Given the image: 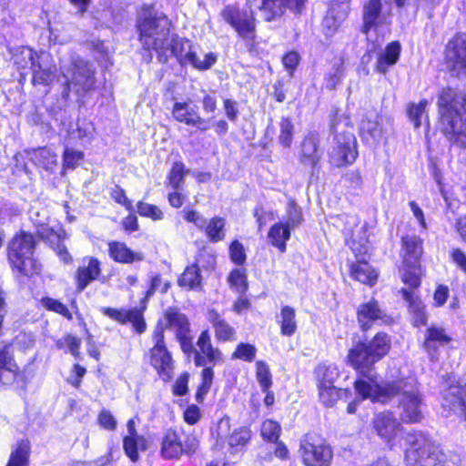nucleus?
Returning <instances> with one entry per match:
<instances>
[{"instance_id": "f8f14e48", "label": "nucleus", "mask_w": 466, "mask_h": 466, "mask_svg": "<svg viewBox=\"0 0 466 466\" xmlns=\"http://www.w3.org/2000/svg\"><path fill=\"white\" fill-rule=\"evenodd\" d=\"M173 118L178 123L194 127L201 132H206L211 127L210 119L203 118L192 100L176 101L171 109Z\"/></svg>"}, {"instance_id": "e2e57ef3", "label": "nucleus", "mask_w": 466, "mask_h": 466, "mask_svg": "<svg viewBox=\"0 0 466 466\" xmlns=\"http://www.w3.org/2000/svg\"><path fill=\"white\" fill-rule=\"evenodd\" d=\"M94 127L92 123L87 122L86 120H78L76 123V129L71 132V136L80 140H89L92 137Z\"/></svg>"}, {"instance_id": "f257e3e1", "label": "nucleus", "mask_w": 466, "mask_h": 466, "mask_svg": "<svg viewBox=\"0 0 466 466\" xmlns=\"http://www.w3.org/2000/svg\"><path fill=\"white\" fill-rule=\"evenodd\" d=\"M390 344L388 334L379 332L372 339L359 342L349 350V363L361 375L354 383L355 390L363 400L381 403L400 395L399 409L402 421L419 422L423 418V400L415 381L401 379L378 384L376 376L371 372V367L389 353Z\"/></svg>"}, {"instance_id": "2f4dec72", "label": "nucleus", "mask_w": 466, "mask_h": 466, "mask_svg": "<svg viewBox=\"0 0 466 466\" xmlns=\"http://www.w3.org/2000/svg\"><path fill=\"white\" fill-rule=\"evenodd\" d=\"M345 76L344 60L340 57L335 58L329 71L324 76V86L329 90H334L342 81Z\"/></svg>"}, {"instance_id": "bf43d9fd", "label": "nucleus", "mask_w": 466, "mask_h": 466, "mask_svg": "<svg viewBox=\"0 0 466 466\" xmlns=\"http://www.w3.org/2000/svg\"><path fill=\"white\" fill-rule=\"evenodd\" d=\"M400 292L402 293L403 299L409 303V309L412 315L420 313V310L425 309L422 301L413 290L401 289Z\"/></svg>"}, {"instance_id": "58836bf2", "label": "nucleus", "mask_w": 466, "mask_h": 466, "mask_svg": "<svg viewBox=\"0 0 466 466\" xmlns=\"http://www.w3.org/2000/svg\"><path fill=\"white\" fill-rule=\"evenodd\" d=\"M123 448L127 457L135 462L139 458L138 449H147V441L143 436H126L123 440Z\"/></svg>"}, {"instance_id": "4d7b16f0", "label": "nucleus", "mask_w": 466, "mask_h": 466, "mask_svg": "<svg viewBox=\"0 0 466 466\" xmlns=\"http://www.w3.org/2000/svg\"><path fill=\"white\" fill-rule=\"evenodd\" d=\"M204 367L205 368L201 373L202 381L196 395L198 401L202 400L203 394H207L209 391L214 378L213 369L210 367Z\"/></svg>"}, {"instance_id": "ddd939ff", "label": "nucleus", "mask_w": 466, "mask_h": 466, "mask_svg": "<svg viewBox=\"0 0 466 466\" xmlns=\"http://www.w3.org/2000/svg\"><path fill=\"white\" fill-rule=\"evenodd\" d=\"M357 156V142L354 135L350 132L336 135L335 145L329 153L331 164L338 167L351 164Z\"/></svg>"}, {"instance_id": "ea45409f", "label": "nucleus", "mask_w": 466, "mask_h": 466, "mask_svg": "<svg viewBox=\"0 0 466 466\" xmlns=\"http://www.w3.org/2000/svg\"><path fill=\"white\" fill-rule=\"evenodd\" d=\"M201 275L199 268L194 264L186 268L180 278L178 279V285L180 287L193 289L200 286Z\"/></svg>"}, {"instance_id": "5701e85b", "label": "nucleus", "mask_w": 466, "mask_h": 466, "mask_svg": "<svg viewBox=\"0 0 466 466\" xmlns=\"http://www.w3.org/2000/svg\"><path fill=\"white\" fill-rule=\"evenodd\" d=\"M319 137L316 134H309L302 142L299 160L301 164L310 167L313 170L318 166L321 155L319 151Z\"/></svg>"}, {"instance_id": "774afa93", "label": "nucleus", "mask_w": 466, "mask_h": 466, "mask_svg": "<svg viewBox=\"0 0 466 466\" xmlns=\"http://www.w3.org/2000/svg\"><path fill=\"white\" fill-rule=\"evenodd\" d=\"M451 261L456 268L466 274V253L459 248H452L450 250Z\"/></svg>"}, {"instance_id": "1a4fd4ad", "label": "nucleus", "mask_w": 466, "mask_h": 466, "mask_svg": "<svg viewBox=\"0 0 466 466\" xmlns=\"http://www.w3.org/2000/svg\"><path fill=\"white\" fill-rule=\"evenodd\" d=\"M152 338L155 341L154 347L150 350V363L156 369L158 375L167 380L171 378L173 370V360L164 341V326L157 325Z\"/></svg>"}, {"instance_id": "393cba45", "label": "nucleus", "mask_w": 466, "mask_h": 466, "mask_svg": "<svg viewBox=\"0 0 466 466\" xmlns=\"http://www.w3.org/2000/svg\"><path fill=\"white\" fill-rule=\"evenodd\" d=\"M381 9V0H368L364 4L362 12V33L368 35L371 29H374L379 25Z\"/></svg>"}, {"instance_id": "338daca9", "label": "nucleus", "mask_w": 466, "mask_h": 466, "mask_svg": "<svg viewBox=\"0 0 466 466\" xmlns=\"http://www.w3.org/2000/svg\"><path fill=\"white\" fill-rule=\"evenodd\" d=\"M56 67L52 56L49 53L41 52L36 55L34 65L32 66L33 72L35 69L44 70Z\"/></svg>"}, {"instance_id": "412c9836", "label": "nucleus", "mask_w": 466, "mask_h": 466, "mask_svg": "<svg viewBox=\"0 0 466 466\" xmlns=\"http://www.w3.org/2000/svg\"><path fill=\"white\" fill-rule=\"evenodd\" d=\"M108 254L114 261L121 264H132L144 259L142 252L133 251L126 243L120 241L108 242Z\"/></svg>"}, {"instance_id": "aec40b11", "label": "nucleus", "mask_w": 466, "mask_h": 466, "mask_svg": "<svg viewBox=\"0 0 466 466\" xmlns=\"http://www.w3.org/2000/svg\"><path fill=\"white\" fill-rule=\"evenodd\" d=\"M443 407L460 410L466 420V382L450 385L443 392Z\"/></svg>"}, {"instance_id": "72a5a7b5", "label": "nucleus", "mask_w": 466, "mask_h": 466, "mask_svg": "<svg viewBox=\"0 0 466 466\" xmlns=\"http://www.w3.org/2000/svg\"><path fill=\"white\" fill-rule=\"evenodd\" d=\"M278 321L280 325V332L282 335L290 337L296 332V310L293 308L289 306L282 307Z\"/></svg>"}, {"instance_id": "37998d69", "label": "nucleus", "mask_w": 466, "mask_h": 466, "mask_svg": "<svg viewBox=\"0 0 466 466\" xmlns=\"http://www.w3.org/2000/svg\"><path fill=\"white\" fill-rule=\"evenodd\" d=\"M36 55L37 54L35 53L32 48L21 46L13 54V59L19 68H26L29 66L32 68Z\"/></svg>"}, {"instance_id": "603ef678", "label": "nucleus", "mask_w": 466, "mask_h": 466, "mask_svg": "<svg viewBox=\"0 0 466 466\" xmlns=\"http://www.w3.org/2000/svg\"><path fill=\"white\" fill-rule=\"evenodd\" d=\"M170 288V282L163 280L160 275H155L150 278L149 288L146 292L145 300L149 299L155 292L160 291L161 293L167 292Z\"/></svg>"}, {"instance_id": "79ce46f5", "label": "nucleus", "mask_w": 466, "mask_h": 466, "mask_svg": "<svg viewBox=\"0 0 466 466\" xmlns=\"http://www.w3.org/2000/svg\"><path fill=\"white\" fill-rule=\"evenodd\" d=\"M228 282L231 289L243 294L248 289L247 271L244 268H234L228 277Z\"/></svg>"}, {"instance_id": "e433bc0d", "label": "nucleus", "mask_w": 466, "mask_h": 466, "mask_svg": "<svg viewBox=\"0 0 466 466\" xmlns=\"http://www.w3.org/2000/svg\"><path fill=\"white\" fill-rule=\"evenodd\" d=\"M225 225L226 221L223 218H212L204 228L208 238L214 243L222 241L226 236Z\"/></svg>"}, {"instance_id": "a19ab883", "label": "nucleus", "mask_w": 466, "mask_h": 466, "mask_svg": "<svg viewBox=\"0 0 466 466\" xmlns=\"http://www.w3.org/2000/svg\"><path fill=\"white\" fill-rule=\"evenodd\" d=\"M420 264H403L401 270V279L411 289H417L420 285Z\"/></svg>"}, {"instance_id": "f3484780", "label": "nucleus", "mask_w": 466, "mask_h": 466, "mask_svg": "<svg viewBox=\"0 0 466 466\" xmlns=\"http://www.w3.org/2000/svg\"><path fill=\"white\" fill-rule=\"evenodd\" d=\"M157 325H163L166 329L171 330L176 338H185L186 334L190 333V323L187 317L177 309L169 308L165 313L163 319Z\"/></svg>"}, {"instance_id": "b1692460", "label": "nucleus", "mask_w": 466, "mask_h": 466, "mask_svg": "<svg viewBox=\"0 0 466 466\" xmlns=\"http://www.w3.org/2000/svg\"><path fill=\"white\" fill-rule=\"evenodd\" d=\"M403 264H420V259L423 254L422 239L416 235H408L402 238Z\"/></svg>"}, {"instance_id": "bb28decb", "label": "nucleus", "mask_w": 466, "mask_h": 466, "mask_svg": "<svg viewBox=\"0 0 466 466\" xmlns=\"http://www.w3.org/2000/svg\"><path fill=\"white\" fill-rule=\"evenodd\" d=\"M197 346L200 355L205 357L208 363L216 365L223 361L221 351L218 348H214L211 343V338L208 330H203L197 341Z\"/></svg>"}, {"instance_id": "2eb2a0df", "label": "nucleus", "mask_w": 466, "mask_h": 466, "mask_svg": "<svg viewBox=\"0 0 466 466\" xmlns=\"http://www.w3.org/2000/svg\"><path fill=\"white\" fill-rule=\"evenodd\" d=\"M357 320L362 331L369 330L373 324L380 322L389 324L391 318L389 317L382 309H380L378 301L370 299V301L361 303L357 309Z\"/></svg>"}, {"instance_id": "69168bd1", "label": "nucleus", "mask_w": 466, "mask_h": 466, "mask_svg": "<svg viewBox=\"0 0 466 466\" xmlns=\"http://www.w3.org/2000/svg\"><path fill=\"white\" fill-rule=\"evenodd\" d=\"M230 259L237 265L245 263L247 256L243 245L238 241H233L229 246Z\"/></svg>"}, {"instance_id": "de8ad7c7", "label": "nucleus", "mask_w": 466, "mask_h": 466, "mask_svg": "<svg viewBox=\"0 0 466 466\" xmlns=\"http://www.w3.org/2000/svg\"><path fill=\"white\" fill-rule=\"evenodd\" d=\"M188 173L185 168L182 162H176L169 173L168 183L175 189L177 190L182 187L184 184V177Z\"/></svg>"}, {"instance_id": "680f3d73", "label": "nucleus", "mask_w": 466, "mask_h": 466, "mask_svg": "<svg viewBox=\"0 0 466 466\" xmlns=\"http://www.w3.org/2000/svg\"><path fill=\"white\" fill-rule=\"evenodd\" d=\"M56 68L49 69H35L33 72V84L34 85H49L55 78Z\"/></svg>"}, {"instance_id": "5fc2aeb1", "label": "nucleus", "mask_w": 466, "mask_h": 466, "mask_svg": "<svg viewBox=\"0 0 466 466\" xmlns=\"http://www.w3.org/2000/svg\"><path fill=\"white\" fill-rule=\"evenodd\" d=\"M137 208L140 216L150 218L153 220H161L164 217L162 210L157 206L149 203L139 201Z\"/></svg>"}, {"instance_id": "39448f33", "label": "nucleus", "mask_w": 466, "mask_h": 466, "mask_svg": "<svg viewBox=\"0 0 466 466\" xmlns=\"http://www.w3.org/2000/svg\"><path fill=\"white\" fill-rule=\"evenodd\" d=\"M35 238L30 233L21 231L7 246V260L14 273L31 277L38 274L40 267L34 258Z\"/></svg>"}, {"instance_id": "8fccbe9b", "label": "nucleus", "mask_w": 466, "mask_h": 466, "mask_svg": "<svg viewBox=\"0 0 466 466\" xmlns=\"http://www.w3.org/2000/svg\"><path fill=\"white\" fill-rule=\"evenodd\" d=\"M427 106L428 101L426 99L420 100L418 104L410 105L408 108V115L415 128H418L421 125V118L425 114Z\"/></svg>"}, {"instance_id": "dca6fc26", "label": "nucleus", "mask_w": 466, "mask_h": 466, "mask_svg": "<svg viewBox=\"0 0 466 466\" xmlns=\"http://www.w3.org/2000/svg\"><path fill=\"white\" fill-rule=\"evenodd\" d=\"M451 341V336L441 326L431 325L424 334L423 350L431 361H437L440 358V349Z\"/></svg>"}, {"instance_id": "4468645a", "label": "nucleus", "mask_w": 466, "mask_h": 466, "mask_svg": "<svg viewBox=\"0 0 466 466\" xmlns=\"http://www.w3.org/2000/svg\"><path fill=\"white\" fill-rule=\"evenodd\" d=\"M446 56L451 70L459 77L466 76V33L456 35L449 42Z\"/></svg>"}, {"instance_id": "c03bdc74", "label": "nucleus", "mask_w": 466, "mask_h": 466, "mask_svg": "<svg viewBox=\"0 0 466 466\" xmlns=\"http://www.w3.org/2000/svg\"><path fill=\"white\" fill-rule=\"evenodd\" d=\"M177 339L180 343V347L184 353L187 355H194V362L195 365L198 367H204L207 365V360L205 357L201 356L199 351L195 349L193 343H192V337L190 333L186 334L185 338H177Z\"/></svg>"}, {"instance_id": "7c9ffc66", "label": "nucleus", "mask_w": 466, "mask_h": 466, "mask_svg": "<svg viewBox=\"0 0 466 466\" xmlns=\"http://www.w3.org/2000/svg\"><path fill=\"white\" fill-rule=\"evenodd\" d=\"M351 277L363 283L372 286L378 278L374 268L366 261H358L350 266Z\"/></svg>"}, {"instance_id": "a18cd8bd", "label": "nucleus", "mask_w": 466, "mask_h": 466, "mask_svg": "<svg viewBox=\"0 0 466 466\" xmlns=\"http://www.w3.org/2000/svg\"><path fill=\"white\" fill-rule=\"evenodd\" d=\"M318 390L320 401L327 407H331L336 403L340 398L342 390L334 385H319Z\"/></svg>"}, {"instance_id": "f704fd0d", "label": "nucleus", "mask_w": 466, "mask_h": 466, "mask_svg": "<svg viewBox=\"0 0 466 466\" xmlns=\"http://www.w3.org/2000/svg\"><path fill=\"white\" fill-rule=\"evenodd\" d=\"M360 132L364 139L372 142L378 141L381 137V127L378 122L376 113L371 114L369 117L362 119L360 123Z\"/></svg>"}, {"instance_id": "4c0bfd02", "label": "nucleus", "mask_w": 466, "mask_h": 466, "mask_svg": "<svg viewBox=\"0 0 466 466\" xmlns=\"http://www.w3.org/2000/svg\"><path fill=\"white\" fill-rule=\"evenodd\" d=\"M30 443L27 440H22L12 451L6 466H28Z\"/></svg>"}, {"instance_id": "49530a36", "label": "nucleus", "mask_w": 466, "mask_h": 466, "mask_svg": "<svg viewBox=\"0 0 466 466\" xmlns=\"http://www.w3.org/2000/svg\"><path fill=\"white\" fill-rule=\"evenodd\" d=\"M256 379L259 384L261 390H267L272 386V375L268 365L263 361L256 362Z\"/></svg>"}, {"instance_id": "9b49d317", "label": "nucleus", "mask_w": 466, "mask_h": 466, "mask_svg": "<svg viewBox=\"0 0 466 466\" xmlns=\"http://www.w3.org/2000/svg\"><path fill=\"white\" fill-rule=\"evenodd\" d=\"M198 447V440L194 435L187 436L184 442L173 430H167L161 441L160 454L166 460L178 459L183 453L192 454Z\"/></svg>"}, {"instance_id": "6e6552de", "label": "nucleus", "mask_w": 466, "mask_h": 466, "mask_svg": "<svg viewBox=\"0 0 466 466\" xmlns=\"http://www.w3.org/2000/svg\"><path fill=\"white\" fill-rule=\"evenodd\" d=\"M299 452L305 466H329L332 451L325 441L314 435H305Z\"/></svg>"}, {"instance_id": "7ed1b4c3", "label": "nucleus", "mask_w": 466, "mask_h": 466, "mask_svg": "<svg viewBox=\"0 0 466 466\" xmlns=\"http://www.w3.org/2000/svg\"><path fill=\"white\" fill-rule=\"evenodd\" d=\"M307 0H250L248 8L240 9L234 5H226L220 15L250 46L256 40V19L254 11L258 9L266 21L280 16L285 7L299 13Z\"/></svg>"}, {"instance_id": "9d476101", "label": "nucleus", "mask_w": 466, "mask_h": 466, "mask_svg": "<svg viewBox=\"0 0 466 466\" xmlns=\"http://www.w3.org/2000/svg\"><path fill=\"white\" fill-rule=\"evenodd\" d=\"M39 213H31V220L34 223L36 233L40 238L48 243L56 252L64 263H70L72 258L66 248L63 245L66 232L61 227H50L44 220L38 218Z\"/></svg>"}, {"instance_id": "f03ea898", "label": "nucleus", "mask_w": 466, "mask_h": 466, "mask_svg": "<svg viewBox=\"0 0 466 466\" xmlns=\"http://www.w3.org/2000/svg\"><path fill=\"white\" fill-rule=\"evenodd\" d=\"M136 27L143 48L155 51L160 62L165 63L169 56H174L181 64H189L198 70H207L217 61L214 53L206 54L201 60L189 40L170 35V20L152 5H144L137 12Z\"/></svg>"}, {"instance_id": "cd10ccee", "label": "nucleus", "mask_w": 466, "mask_h": 466, "mask_svg": "<svg viewBox=\"0 0 466 466\" xmlns=\"http://www.w3.org/2000/svg\"><path fill=\"white\" fill-rule=\"evenodd\" d=\"M291 228L282 223H275L268 233V241L272 246L277 248L281 253H284L287 248V242L290 238Z\"/></svg>"}, {"instance_id": "423d86ee", "label": "nucleus", "mask_w": 466, "mask_h": 466, "mask_svg": "<svg viewBox=\"0 0 466 466\" xmlns=\"http://www.w3.org/2000/svg\"><path fill=\"white\" fill-rule=\"evenodd\" d=\"M60 69L66 86L63 91L65 98L69 96L70 91L81 94L95 86L94 70L87 62L78 56L62 58Z\"/></svg>"}, {"instance_id": "13d9d810", "label": "nucleus", "mask_w": 466, "mask_h": 466, "mask_svg": "<svg viewBox=\"0 0 466 466\" xmlns=\"http://www.w3.org/2000/svg\"><path fill=\"white\" fill-rule=\"evenodd\" d=\"M42 304L45 308H46L48 310L56 312L67 319H72L73 316L67 307L60 302L57 299H52V298H44L42 299Z\"/></svg>"}, {"instance_id": "4be33fe9", "label": "nucleus", "mask_w": 466, "mask_h": 466, "mask_svg": "<svg viewBox=\"0 0 466 466\" xmlns=\"http://www.w3.org/2000/svg\"><path fill=\"white\" fill-rule=\"evenodd\" d=\"M373 424L378 434L388 442L397 435L400 428V423L390 412L377 414Z\"/></svg>"}, {"instance_id": "864d4df0", "label": "nucleus", "mask_w": 466, "mask_h": 466, "mask_svg": "<svg viewBox=\"0 0 466 466\" xmlns=\"http://www.w3.org/2000/svg\"><path fill=\"white\" fill-rule=\"evenodd\" d=\"M256 353L257 349L254 345L249 343H239L232 354V359H238L251 362L255 360Z\"/></svg>"}, {"instance_id": "a211bd4d", "label": "nucleus", "mask_w": 466, "mask_h": 466, "mask_svg": "<svg viewBox=\"0 0 466 466\" xmlns=\"http://www.w3.org/2000/svg\"><path fill=\"white\" fill-rule=\"evenodd\" d=\"M101 274V263L94 257H86L76 273V289L83 291L92 281Z\"/></svg>"}, {"instance_id": "6e6d98bb", "label": "nucleus", "mask_w": 466, "mask_h": 466, "mask_svg": "<svg viewBox=\"0 0 466 466\" xmlns=\"http://www.w3.org/2000/svg\"><path fill=\"white\" fill-rule=\"evenodd\" d=\"M280 431L281 429L279 423L271 420H265L261 426L262 437L272 442L279 440Z\"/></svg>"}, {"instance_id": "0e129e2a", "label": "nucleus", "mask_w": 466, "mask_h": 466, "mask_svg": "<svg viewBox=\"0 0 466 466\" xmlns=\"http://www.w3.org/2000/svg\"><path fill=\"white\" fill-rule=\"evenodd\" d=\"M83 157V152L66 147L63 155L64 168H75Z\"/></svg>"}, {"instance_id": "3c124183", "label": "nucleus", "mask_w": 466, "mask_h": 466, "mask_svg": "<svg viewBox=\"0 0 466 466\" xmlns=\"http://www.w3.org/2000/svg\"><path fill=\"white\" fill-rule=\"evenodd\" d=\"M250 437V431L245 427H241L235 430L229 436L228 444L231 448H240L248 442Z\"/></svg>"}, {"instance_id": "0eeeda50", "label": "nucleus", "mask_w": 466, "mask_h": 466, "mask_svg": "<svg viewBox=\"0 0 466 466\" xmlns=\"http://www.w3.org/2000/svg\"><path fill=\"white\" fill-rule=\"evenodd\" d=\"M405 451L406 466H442L443 454L439 446L420 432L409 433Z\"/></svg>"}, {"instance_id": "09e8293b", "label": "nucleus", "mask_w": 466, "mask_h": 466, "mask_svg": "<svg viewBox=\"0 0 466 466\" xmlns=\"http://www.w3.org/2000/svg\"><path fill=\"white\" fill-rule=\"evenodd\" d=\"M294 135V125L289 118H282L279 123V141L284 147H290Z\"/></svg>"}, {"instance_id": "052dcab7", "label": "nucleus", "mask_w": 466, "mask_h": 466, "mask_svg": "<svg viewBox=\"0 0 466 466\" xmlns=\"http://www.w3.org/2000/svg\"><path fill=\"white\" fill-rule=\"evenodd\" d=\"M56 346L58 349L66 347L74 357L78 358L80 355L81 339L72 335H66L56 342Z\"/></svg>"}, {"instance_id": "c9c22d12", "label": "nucleus", "mask_w": 466, "mask_h": 466, "mask_svg": "<svg viewBox=\"0 0 466 466\" xmlns=\"http://www.w3.org/2000/svg\"><path fill=\"white\" fill-rule=\"evenodd\" d=\"M318 386L334 385L339 376V369L334 364H319L314 371Z\"/></svg>"}, {"instance_id": "20e7f679", "label": "nucleus", "mask_w": 466, "mask_h": 466, "mask_svg": "<svg viewBox=\"0 0 466 466\" xmlns=\"http://www.w3.org/2000/svg\"><path fill=\"white\" fill-rule=\"evenodd\" d=\"M456 92L443 88L438 98L439 126L446 139L453 145L466 148V116L456 108Z\"/></svg>"}, {"instance_id": "6ab92c4d", "label": "nucleus", "mask_w": 466, "mask_h": 466, "mask_svg": "<svg viewBox=\"0 0 466 466\" xmlns=\"http://www.w3.org/2000/svg\"><path fill=\"white\" fill-rule=\"evenodd\" d=\"M18 371L11 346L5 345L0 349V386L13 383Z\"/></svg>"}, {"instance_id": "c756f323", "label": "nucleus", "mask_w": 466, "mask_h": 466, "mask_svg": "<svg viewBox=\"0 0 466 466\" xmlns=\"http://www.w3.org/2000/svg\"><path fill=\"white\" fill-rule=\"evenodd\" d=\"M30 159L46 170L53 171L57 165L56 154L48 147L33 149L29 152Z\"/></svg>"}, {"instance_id": "c85d7f7f", "label": "nucleus", "mask_w": 466, "mask_h": 466, "mask_svg": "<svg viewBox=\"0 0 466 466\" xmlns=\"http://www.w3.org/2000/svg\"><path fill=\"white\" fill-rule=\"evenodd\" d=\"M208 318L215 329V335L218 340L228 341L235 339L234 329L228 323H227L216 310H209L208 313Z\"/></svg>"}, {"instance_id": "473e14b6", "label": "nucleus", "mask_w": 466, "mask_h": 466, "mask_svg": "<svg viewBox=\"0 0 466 466\" xmlns=\"http://www.w3.org/2000/svg\"><path fill=\"white\" fill-rule=\"evenodd\" d=\"M348 12L349 5H341L338 6V9L332 6L323 19L322 25L327 28L329 33L335 32L347 17Z\"/></svg>"}, {"instance_id": "a878e982", "label": "nucleus", "mask_w": 466, "mask_h": 466, "mask_svg": "<svg viewBox=\"0 0 466 466\" xmlns=\"http://www.w3.org/2000/svg\"><path fill=\"white\" fill-rule=\"evenodd\" d=\"M400 45L399 42H391L384 51L380 53L375 69L377 72L386 74L390 67L393 66L399 60L400 55Z\"/></svg>"}]
</instances>
